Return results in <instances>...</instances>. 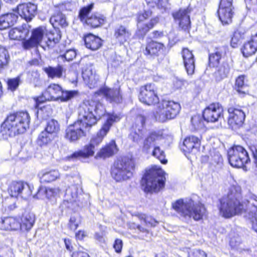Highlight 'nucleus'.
<instances>
[{
    "instance_id": "nucleus-42",
    "label": "nucleus",
    "mask_w": 257,
    "mask_h": 257,
    "mask_svg": "<svg viewBox=\"0 0 257 257\" xmlns=\"http://www.w3.org/2000/svg\"><path fill=\"white\" fill-rule=\"evenodd\" d=\"M50 22L54 27L60 26L65 27L68 25L65 16L60 12L51 17Z\"/></svg>"
},
{
    "instance_id": "nucleus-56",
    "label": "nucleus",
    "mask_w": 257,
    "mask_h": 257,
    "mask_svg": "<svg viewBox=\"0 0 257 257\" xmlns=\"http://www.w3.org/2000/svg\"><path fill=\"white\" fill-rule=\"evenodd\" d=\"M240 244V238L236 237V238H231L230 240V245L232 249L239 251L240 248L238 246Z\"/></svg>"
},
{
    "instance_id": "nucleus-15",
    "label": "nucleus",
    "mask_w": 257,
    "mask_h": 257,
    "mask_svg": "<svg viewBox=\"0 0 257 257\" xmlns=\"http://www.w3.org/2000/svg\"><path fill=\"white\" fill-rule=\"evenodd\" d=\"M47 33L46 27H39L32 30L31 37L23 42V47L25 49L28 50L37 47L45 39Z\"/></svg>"
},
{
    "instance_id": "nucleus-16",
    "label": "nucleus",
    "mask_w": 257,
    "mask_h": 257,
    "mask_svg": "<svg viewBox=\"0 0 257 257\" xmlns=\"http://www.w3.org/2000/svg\"><path fill=\"white\" fill-rule=\"evenodd\" d=\"M61 93L62 88L60 85L56 84H50L42 95L34 98L36 102V107H38L39 104L46 101L58 99Z\"/></svg>"
},
{
    "instance_id": "nucleus-27",
    "label": "nucleus",
    "mask_w": 257,
    "mask_h": 257,
    "mask_svg": "<svg viewBox=\"0 0 257 257\" xmlns=\"http://www.w3.org/2000/svg\"><path fill=\"white\" fill-rule=\"evenodd\" d=\"M20 223V229L23 231H28L33 226L35 221V216L31 212H25L21 218Z\"/></svg>"
},
{
    "instance_id": "nucleus-7",
    "label": "nucleus",
    "mask_w": 257,
    "mask_h": 257,
    "mask_svg": "<svg viewBox=\"0 0 257 257\" xmlns=\"http://www.w3.org/2000/svg\"><path fill=\"white\" fill-rule=\"evenodd\" d=\"M165 173L158 166L153 167L148 171L143 178L146 183V190L148 192H158L164 187Z\"/></svg>"
},
{
    "instance_id": "nucleus-23",
    "label": "nucleus",
    "mask_w": 257,
    "mask_h": 257,
    "mask_svg": "<svg viewBox=\"0 0 257 257\" xmlns=\"http://www.w3.org/2000/svg\"><path fill=\"white\" fill-rule=\"evenodd\" d=\"M182 55L183 63L188 75H192L195 70V59L192 52L187 48L182 50Z\"/></svg>"
},
{
    "instance_id": "nucleus-6",
    "label": "nucleus",
    "mask_w": 257,
    "mask_h": 257,
    "mask_svg": "<svg viewBox=\"0 0 257 257\" xmlns=\"http://www.w3.org/2000/svg\"><path fill=\"white\" fill-rule=\"evenodd\" d=\"M135 168L134 160L124 157L114 163L111 169V175L116 182L126 181L133 176Z\"/></svg>"
},
{
    "instance_id": "nucleus-25",
    "label": "nucleus",
    "mask_w": 257,
    "mask_h": 257,
    "mask_svg": "<svg viewBox=\"0 0 257 257\" xmlns=\"http://www.w3.org/2000/svg\"><path fill=\"white\" fill-rule=\"evenodd\" d=\"M20 221L15 217H9L0 220V229L6 230H17L20 229Z\"/></svg>"
},
{
    "instance_id": "nucleus-46",
    "label": "nucleus",
    "mask_w": 257,
    "mask_h": 257,
    "mask_svg": "<svg viewBox=\"0 0 257 257\" xmlns=\"http://www.w3.org/2000/svg\"><path fill=\"white\" fill-rule=\"evenodd\" d=\"M10 60V56L8 50L0 46V69L7 65Z\"/></svg>"
},
{
    "instance_id": "nucleus-64",
    "label": "nucleus",
    "mask_w": 257,
    "mask_h": 257,
    "mask_svg": "<svg viewBox=\"0 0 257 257\" xmlns=\"http://www.w3.org/2000/svg\"><path fill=\"white\" fill-rule=\"evenodd\" d=\"M152 34L153 38L154 39H158L164 36V33L162 31H155Z\"/></svg>"
},
{
    "instance_id": "nucleus-28",
    "label": "nucleus",
    "mask_w": 257,
    "mask_h": 257,
    "mask_svg": "<svg viewBox=\"0 0 257 257\" xmlns=\"http://www.w3.org/2000/svg\"><path fill=\"white\" fill-rule=\"evenodd\" d=\"M18 19L14 13H8L0 16V30L6 29L14 25Z\"/></svg>"
},
{
    "instance_id": "nucleus-51",
    "label": "nucleus",
    "mask_w": 257,
    "mask_h": 257,
    "mask_svg": "<svg viewBox=\"0 0 257 257\" xmlns=\"http://www.w3.org/2000/svg\"><path fill=\"white\" fill-rule=\"evenodd\" d=\"M80 217L78 215L72 216L69 220V226L71 230H75L80 223Z\"/></svg>"
},
{
    "instance_id": "nucleus-26",
    "label": "nucleus",
    "mask_w": 257,
    "mask_h": 257,
    "mask_svg": "<svg viewBox=\"0 0 257 257\" xmlns=\"http://www.w3.org/2000/svg\"><path fill=\"white\" fill-rule=\"evenodd\" d=\"M117 149L114 141H111L108 145L102 148L96 154L95 158L96 159H105L109 157L116 153Z\"/></svg>"
},
{
    "instance_id": "nucleus-44",
    "label": "nucleus",
    "mask_w": 257,
    "mask_h": 257,
    "mask_svg": "<svg viewBox=\"0 0 257 257\" xmlns=\"http://www.w3.org/2000/svg\"><path fill=\"white\" fill-rule=\"evenodd\" d=\"M230 67L227 63L223 62L220 65L217 71L215 72L216 77L219 79L221 80L226 77L227 74L229 73Z\"/></svg>"
},
{
    "instance_id": "nucleus-59",
    "label": "nucleus",
    "mask_w": 257,
    "mask_h": 257,
    "mask_svg": "<svg viewBox=\"0 0 257 257\" xmlns=\"http://www.w3.org/2000/svg\"><path fill=\"white\" fill-rule=\"evenodd\" d=\"M72 257H90L89 254L80 249H78V250L74 251L72 255Z\"/></svg>"
},
{
    "instance_id": "nucleus-8",
    "label": "nucleus",
    "mask_w": 257,
    "mask_h": 257,
    "mask_svg": "<svg viewBox=\"0 0 257 257\" xmlns=\"http://www.w3.org/2000/svg\"><path fill=\"white\" fill-rule=\"evenodd\" d=\"M180 105L173 101L163 100L159 102L154 112L156 119L160 122L174 118L179 113Z\"/></svg>"
},
{
    "instance_id": "nucleus-30",
    "label": "nucleus",
    "mask_w": 257,
    "mask_h": 257,
    "mask_svg": "<svg viewBox=\"0 0 257 257\" xmlns=\"http://www.w3.org/2000/svg\"><path fill=\"white\" fill-rule=\"evenodd\" d=\"M131 36L130 31L124 26H119L115 29L114 37L121 44L127 41Z\"/></svg>"
},
{
    "instance_id": "nucleus-33",
    "label": "nucleus",
    "mask_w": 257,
    "mask_h": 257,
    "mask_svg": "<svg viewBox=\"0 0 257 257\" xmlns=\"http://www.w3.org/2000/svg\"><path fill=\"white\" fill-rule=\"evenodd\" d=\"M82 77L90 88L94 87L98 80V76L93 72L92 69L89 68L83 71Z\"/></svg>"
},
{
    "instance_id": "nucleus-63",
    "label": "nucleus",
    "mask_w": 257,
    "mask_h": 257,
    "mask_svg": "<svg viewBox=\"0 0 257 257\" xmlns=\"http://www.w3.org/2000/svg\"><path fill=\"white\" fill-rule=\"evenodd\" d=\"M77 239L82 240L86 236V232L83 230H79L75 234Z\"/></svg>"
},
{
    "instance_id": "nucleus-48",
    "label": "nucleus",
    "mask_w": 257,
    "mask_h": 257,
    "mask_svg": "<svg viewBox=\"0 0 257 257\" xmlns=\"http://www.w3.org/2000/svg\"><path fill=\"white\" fill-rule=\"evenodd\" d=\"M192 125L195 130H198L204 127V120L198 115L193 116L191 118Z\"/></svg>"
},
{
    "instance_id": "nucleus-62",
    "label": "nucleus",
    "mask_w": 257,
    "mask_h": 257,
    "mask_svg": "<svg viewBox=\"0 0 257 257\" xmlns=\"http://www.w3.org/2000/svg\"><path fill=\"white\" fill-rule=\"evenodd\" d=\"M185 82V80L176 78L174 81V86L176 89H179L183 87Z\"/></svg>"
},
{
    "instance_id": "nucleus-39",
    "label": "nucleus",
    "mask_w": 257,
    "mask_h": 257,
    "mask_svg": "<svg viewBox=\"0 0 257 257\" xmlns=\"http://www.w3.org/2000/svg\"><path fill=\"white\" fill-rule=\"evenodd\" d=\"M44 131L55 137L60 131V124L58 121L54 119H49L46 122Z\"/></svg>"
},
{
    "instance_id": "nucleus-34",
    "label": "nucleus",
    "mask_w": 257,
    "mask_h": 257,
    "mask_svg": "<svg viewBox=\"0 0 257 257\" xmlns=\"http://www.w3.org/2000/svg\"><path fill=\"white\" fill-rule=\"evenodd\" d=\"M86 47L93 51L99 49L102 44L101 39L98 37L89 34L84 39Z\"/></svg>"
},
{
    "instance_id": "nucleus-45",
    "label": "nucleus",
    "mask_w": 257,
    "mask_h": 257,
    "mask_svg": "<svg viewBox=\"0 0 257 257\" xmlns=\"http://www.w3.org/2000/svg\"><path fill=\"white\" fill-rule=\"evenodd\" d=\"M60 39V36L58 33H46L45 42L47 46L49 48L53 47L55 45L58 43Z\"/></svg>"
},
{
    "instance_id": "nucleus-4",
    "label": "nucleus",
    "mask_w": 257,
    "mask_h": 257,
    "mask_svg": "<svg viewBox=\"0 0 257 257\" xmlns=\"http://www.w3.org/2000/svg\"><path fill=\"white\" fill-rule=\"evenodd\" d=\"M119 119V117L116 115L108 114L106 122L97 134L91 138L89 144L85 146L83 151L74 153L72 155V157L92 156L94 154L96 148L101 143L112 123Z\"/></svg>"
},
{
    "instance_id": "nucleus-31",
    "label": "nucleus",
    "mask_w": 257,
    "mask_h": 257,
    "mask_svg": "<svg viewBox=\"0 0 257 257\" xmlns=\"http://www.w3.org/2000/svg\"><path fill=\"white\" fill-rule=\"evenodd\" d=\"M251 200L248 201V206L246 218L249 223L251 225L252 229L257 232L256 227L257 224L256 211L257 208L253 202L251 203Z\"/></svg>"
},
{
    "instance_id": "nucleus-13",
    "label": "nucleus",
    "mask_w": 257,
    "mask_h": 257,
    "mask_svg": "<svg viewBox=\"0 0 257 257\" xmlns=\"http://www.w3.org/2000/svg\"><path fill=\"white\" fill-rule=\"evenodd\" d=\"M8 192L12 197L20 196L24 199H28L32 195L29 185L23 181H14L9 185Z\"/></svg>"
},
{
    "instance_id": "nucleus-55",
    "label": "nucleus",
    "mask_w": 257,
    "mask_h": 257,
    "mask_svg": "<svg viewBox=\"0 0 257 257\" xmlns=\"http://www.w3.org/2000/svg\"><path fill=\"white\" fill-rule=\"evenodd\" d=\"M66 194L67 195H71L72 199L75 200L77 197V192L76 187L72 186L66 190Z\"/></svg>"
},
{
    "instance_id": "nucleus-19",
    "label": "nucleus",
    "mask_w": 257,
    "mask_h": 257,
    "mask_svg": "<svg viewBox=\"0 0 257 257\" xmlns=\"http://www.w3.org/2000/svg\"><path fill=\"white\" fill-rule=\"evenodd\" d=\"M163 140V134L160 132H153L149 134L143 141L142 150L148 153L152 147L161 145Z\"/></svg>"
},
{
    "instance_id": "nucleus-40",
    "label": "nucleus",
    "mask_w": 257,
    "mask_h": 257,
    "mask_svg": "<svg viewBox=\"0 0 257 257\" xmlns=\"http://www.w3.org/2000/svg\"><path fill=\"white\" fill-rule=\"evenodd\" d=\"M40 179L42 182L49 183L56 180L60 176L57 170H53L50 171L42 172L39 174Z\"/></svg>"
},
{
    "instance_id": "nucleus-20",
    "label": "nucleus",
    "mask_w": 257,
    "mask_h": 257,
    "mask_svg": "<svg viewBox=\"0 0 257 257\" xmlns=\"http://www.w3.org/2000/svg\"><path fill=\"white\" fill-rule=\"evenodd\" d=\"M37 9L36 5L30 3L20 4L17 7V13L22 18L30 21L34 17Z\"/></svg>"
},
{
    "instance_id": "nucleus-35",
    "label": "nucleus",
    "mask_w": 257,
    "mask_h": 257,
    "mask_svg": "<svg viewBox=\"0 0 257 257\" xmlns=\"http://www.w3.org/2000/svg\"><path fill=\"white\" fill-rule=\"evenodd\" d=\"M164 47L161 43H158L153 40L147 42L144 54L147 55H156Z\"/></svg>"
},
{
    "instance_id": "nucleus-5",
    "label": "nucleus",
    "mask_w": 257,
    "mask_h": 257,
    "mask_svg": "<svg viewBox=\"0 0 257 257\" xmlns=\"http://www.w3.org/2000/svg\"><path fill=\"white\" fill-rule=\"evenodd\" d=\"M172 207L180 215L195 220L201 219L206 212L203 205L195 203L191 199H179L172 204Z\"/></svg>"
},
{
    "instance_id": "nucleus-58",
    "label": "nucleus",
    "mask_w": 257,
    "mask_h": 257,
    "mask_svg": "<svg viewBox=\"0 0 257 257\" xmlns=\"http://www.w3.org/2000/svg\"><path fill=\"white\" fill-rule=\"evenodd\" d=\"M122 247V241L120 239H116L114 241V243L113 244V247L115 250V251L117 253H119L121 251Z\"/></svg>"
},
{
    "instance_id": "nucleus-10",
    "label": "nucleus",
    "mask_w": 257,
    "mask_h": 257,
    "mask_svg": "<svg viewBox=\"0 0 257 257\" xmlns=\"http://www.w3.org/2000/svg\"><path fill=\"white\" fill-rule=\"evenodd\" d=\"M137 35L143 37L147 33L152 29L158 22V17H153L152 12L150 10L145 11L138 14Z\"/></svg>"
},
{
    "instance_id": "nucleus-47",
    "label": "nucleus",
    "mask_w": 257,
    "mask_h": 257,
    "mask_svg": "<svg viewBox=\"0 0 257 257\" xmlns=\"http://www.w3.org/2000/svg\"><path fill=\"white\" fill-rule=\"evenodd\" d=\"M152 155L159 159L162 164H166L167 163V160L165 159V155L164 151L160 149L158 145L154 148Z\"/></svg>"
},
{
    "instance_id": "nucleus-24",
    "label": "nucleus",
    "mask_w": 257,
    "mask_h": 257,
    "mask_svg": "<svg viewBox=\"0 0 257 257\" xmlns=\"http://www.w3.org/2000/svg\"><path fill=\"white\" fill-rule=\"evenodd\" d=\"M99 93L110 102L119 103L122 100L119 88L110 89L105 87L100 89Z\"/></svg>"
},
{
    "instance_id": "nucleus-61",
    "label": "nucleus",
    "mask_w": 257,
    "mask_h": 257,
    "mask_svg": "<svg viewBox=\"0 0 257 257\" xmlns=\"http://www.w3.org/2000/svg\"><path fill=\"white\" fill-rule=\"evenodd\" d=\"M232 0H221L219 7H229L232 8Z\"/></svg>"
},
{
    "instance_id": "nucleus-11",
    "label": "nucleus",
    "mask_w": 257,
    "mask_h": 257,
    "mask_svg": "<svg viewBox=\"0 0 257 257\" xmlns=\"http://www.w3.org/2000/svg\"><path fill=\"white\" fill-rule=\"evenodd\" d=\"M228 159L231 166L242 167L249 160L246 150L240 146H234L228 151Z\"/></svg>"
},
{
    "instance_id": "nucleus-52",
    "label": "nucleus",
    "mask_w": 257,
    "mask_h": 257,
    "mask_svg": "<svg viewBox=\"0 0 257 257\" xmlns=\"http://www.w3.org/2000/svg\"><path fill=\"white\" fill-rule=\"evenodd\" d=\"M20 82V77L19 76L9 79L7 83L8 88L11 91H15L18 87Z\"/></svg>"
},
{
    "instance_id": "nucleus-9",
    "label": "nucleus",
    "mask_w": 257,
    "mask_h": 257,
    "mask_svg": "<svg viewBox=\"0 0 257 257\" xmlns=\"http://www.w3.org/2000/svg\"><path fill=\"white\" fill-rule=\"evenodd\" d=\"M94 4L92 3L86 7L80 9L79 13V18L82 22L86 23L88 26L93 28L101 26L104 24L105 17L102 15L95 13L88 16L89 13L92 10Z\"/></svg>"
},
{
    "instance_id": "nucleus-57",
    "label": "nucleus",
    "mask_w": 257,
    "mask_h": 257,
    "mask_svg": "<svg viewBox=\"0 0 257 257\" xmlns=\"http://www.w3.org/2000/svg\"><path fill=\"white\" fill-rule=\"evenodd\" d=\"M147 3L150 7H154L157 6L158 7H162L163 0H146Z\"/></svg>"
},
{
    "instance_id": "nucleus-3",
    "label": "nucleus",
    "mask_w": 257,
    "mask_h": 257,
    "mask_svg": "<svg viewBox=\"0 0 257 257\" xmlns=\"http://www.w3.org/2000/svg\"><path fill=\"white\" fill-rule=\"evenodd\" d=\"M241 188L239 186L232 185L227 196L220 201L219 212L225 218H230L241 213L243 205L239 201Z\"/></svg>"
},
{
    "instance_id": "nucleus-1",
    "label": "nucleus",
    "mask_w": 257,
    "mask_h": 257,
    "mask_svg": "<svg viewBox=\"0 0 257 257\" xmlns=\"http://www.w3.org/2000/svg\"><path fill=\"white\" fill-rule=\"evenodd\" d=\"M105 111L103 105L98 102L88 101L81 104L78 108V119L66 130L65 139L74 142L85 136V132L96 124Z\"/></svg>"
},
{
    "instance_id": "nucleus-32",
    "label": "nucleus",
    "mask_w": 257,
    "mask_h": 257,
    "mask_svg": "<svg viewBox=\"0 0 257 257\" xmlns=\"http://www.w3.org/2000/svg\"><path fill=\"white\" fill-rule=\"evenodd\" d=\"M256 36L257 34H256L251 37L250 40L244 45L242 49V53L245 57L252 55L257 50Z\"/></svg>"
},
{
    "instance_id": "nucleus-60",
    "label": "nucleus",
    "mask_w": 257,
    "mask_h": 257,
    "mask_svg": "<svg viewBox=\"0 0 257 257\" xmlns=\"http://www.w3.org/2000/svg\"><path fill=\"white\" fill-rule=\"evenodd\" d=\"M206 253L200 249H194L192 253V257H206Z\"/></svg>"
},
{
    "instance_id": "nucleus-53",
    "label": "nucleus",
    "mask_w": 257,
    "mask_h": 257,
    "mask_svg": "<svg viewBox=\"0 0 257 257\" xmlns=\"http://www.w3.org/2000/svg\"><path fill=\"white\" fill-rule=\"evenodd\" d=\"M76 56V52L74 49H69L66 51L64 55H61L59 59L63 60L64 58L68 61L72 60Z\"/></svg>"
},
{
    "instance_id": "nucleus-43",
    "label": "nucleus",
    "mask_w": 257,
    "mask_h": 257,
    "mask_svg": "<svg viewBox=\"0 0 257 257\" xmlns=\"http://www.w3.org/2000/svg\"><path fill=\"white\" fill-rule=\"evenodd\" d=\"M54 137L45 131H43L39 135L37 142L39 146H44L50 144L54 139Z\"/></svg>"
},
{
    "instance_id": "nucleus-50",
    "label": "nucleus",
    "mask_w": 257,
    "mask_h": 257,
    "mask_svg": "<svg viewBox=\"0 0 257 257\" xmlns=\"http://www.w3.org/2000/svg\"><path fill=\"white\" fill-rule=\"evenodd\" d=\"M245 76L240 75L236 79L235 81V87L237 88V91L238 92L244 93V91L243 89L245 87Z\"/></svg>"
},
{
    "instance_id": "nucleus-29",
    "label": "nucleus",
    "mask_w": 257,
    "mask_h": 257,
    "mask_svg": "<svg viewBox=\"0 0 257 257\" xmlns=\"http://www.w3.org/2000/svg\"><path fill=\"white\" fill-rule=\"evenodd\" d=\"M61 189L58 187H40L38 191L37 196L38 198H42V195L45 194L48 199H53L60 194Z\"/></svg>"
},
{
    "instance_id": "nucleus-54",
    "label": "nucleus",
    "mask_w": 257,
    "mask_h": 257,
    "mask_svg": "<svg viewBox=\"0 0 257 257\" xmlns=\"http://www.w3.org/2000/svg\"><path fill=\"white\" fill-rule=\"evenodd\" d=\"M76 92L73 91H64L62 90V93L61 94L60 97L61 99L63 101H67L72 97H73Z\"/></svg>"
},
{
    "instance_id": "nucleus-49",
    "label": "nucleus",
    "mask_w": 257,
    "mask_h": 257,
    "mask_svg": "<svg viewBox=\"0 0 257 257\" xmlns=\"http://www.w3.org/2000/svg\"><path fill=\"white\" fill-rule=\"evenodd\" d=\"M243 39V34L240 31H236L234 32L231 40V45L232 47L235 48L238 44L241 43V40Z\"/></svg>"
},
{
    "instance_id": "nucleus-38",
    "label": "nucleus",
    "mask_w": 257,
    "mask_h": 257,
    "mask_svg": "<svg viewBox=\"0 0 257 257\" xmlns=\"http://www.w3.org/2000/svg\"><path fill=\"white\" fill-rule=\"evenodd\" d=\"M43 70L48 75V76L52 79L61 78L63 75L64 71L63 67L60 65H58L56 67L51 66L45 67L43 68Z\"/></svg>"
},
{
    "instance_id": "nucleus-12",
    "label": "nucleus",
    "mask_w": 257,
    "mask_h": 257,
    "mask_svg": "<svg viewBox=\"0 0 257 257\" xmlns=\"http://www.w3.org/2000/svg\"><path fill=\"white\" fill-rule=\"evenodd\" d=\"M139 99L142 102L151 105L159 102L157 88L153 83L147 84L140 89Z\"/></svg>"
},
{
    "instance_id": "nucleus-21",
    "label": "nucleus",
    "mask_w": 257,
    "mask_h": 257,
    "mask_svg": "<svg viewBox=\"0 0 257 257\" xmlns=\"http://www.w3.org/2000/svg\"><path fill=\"white\" fill-rule=\"evenodd\" d=\"M190 10L187 8L180 9L173 14V17L178 22L180 27L185 31L190 28Z\"/></svg>"
},
{
    "instance_id": "nucleus-41",
    "label": "nucleus",
    "mask_w": 257,
    "mask_h": 257,
    "mask_svg": "<svg viewBox=\"0 0 257 257\" xmlns=\"http://www.w3.org/2000/svg\"><path fill=\"white\" fill-rule=\"evenodd\" d=\"M225 47H221L216 49V51L210 55L209 60L210 65L213 67L216 66L222 55L225 53Z\"/></svg>"
},
{
    "instance_id": "nucleus-14",
    "label": "nucleus",
    "mask_w": 257,
    "mask_h": 257,
    "mask_svg": "<svg viewBox=\"0 0 257 257\" xmlns=\"http://www.w3.org/2000/svg\"><path fill=\"white\" fill-rule=\"evenodd\" d=\"M146 118L144 116H137L132 125L128 138L133 142L139 144L143 138L144 135V126Z\"/></svg>"
},
{
    "instance_id": "nucleus-36",
    "label": "nucleus",
    "mask_w": 257,
    "mask_h": 257,
    "mask_svg": "<svg viewBox=\"0 0 257 257\" xmlns=\"http://www.w3.org/2000/svg\"><path fill=\"white\" fill-rule=\"evenodd\" d=\"M232 9L229 7H219L218 15L219 20L223 24H229L231 22L233 13Z\"/></svg>"
},
{
    "instance_id": "nucleus-17",
    "label": "nucleus",
    "mask_w": 257,
    "mask_h": 257,
    "mask_svg": "<svg viewBox=\"0 0 257 257\" xmlns=\"http://www.w3.org/2000/svg\"><path fill=\"white\" fill-rule=\"evenodd\" d=\"M223 107L219 103H211L203 112L204 120L210 122L218 121L223 117Z\"/></svg>"
},
{
    "instance_id": "nucleus-22",
    "label": "nucleus",
    "mask_w": 257,
    "mask_h": 257,
    "mask_svg": "<svg viewBox=\"0 0 257 257\" xmlns=\"http://www.w3.org/2000/svg\"><path fill=\"white\" fill-rule=\"evenodd\" d=\"M200 146V139L195 136H189L183 142L182 150L188 153L196 154Z\"/></svg>"
},
{
    "instance_id": "nucleus-37",
    "label": "nucleus",
    "mask_w": 257,
    "mask_h": 257,
    "mask_svg": "<svg viewBox=\"0 0 257 257\" xmlns=\"http://www.w3.org/2000/svg\"><path fill=\"white\" fill-rule=\"evenodd\" d=\"M29 34V30L24 28H14L11 29L9 36L11 39L20 40L24 39Z\"/></svg>"
},
{
    "instance_id": "nucleus-2",
    "label": "nucleus",
    "mask_w": 257,
    "mask_h": 257,
    "mask_svg": "<svg viewBox=\"0 0 257 257\" xmlns=\"http://www.w3.org/2000/svg\"><path fill=\"white\" fill-rule=\"evenodd\" d=\"M30 117L26 111L9 115L1 126V133L6 138L24 133L29 127Z\"/></svg>"
},
{
    "instance_id": "nucleus-18",
    "label": "nucleus",
    "mask_w": 257,
    "mask_h": 257,
    "mask_svg": "<svg viewBox=\"0 0 257 257\" xmlns=\"http://www.w3.org/2000/svg\"><path fill=\"white\" fill-rule=\"evenodd\" d=\"M229 113L228 122L229 125L233 129L240 127L245 119V113L240 109L230 107L228 109Z\"/></svg>"
}]
</instances>
